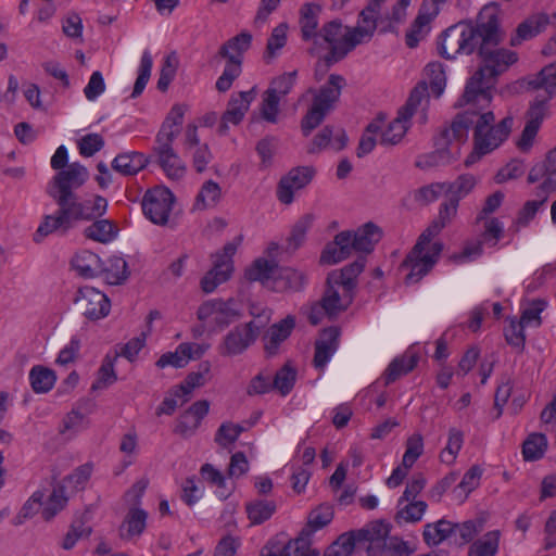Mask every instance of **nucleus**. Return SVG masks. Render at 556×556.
<instances>
[{
  "instance_id": "obj_28",
  "label": "nucleus",
  "mask_w": 556,
  "mask_h": 556,
  "mask_svg": "<svg viewBox=\"0 0 556 556\" xmlns=\"http://www.w3.org/2000/svg\"><path fill=\"white\" fill-rule=\"evenodd\" d=\"M381 237V229L372 222H368L357 230L352 231V247H354L356 252L368 254L374 250L375 244L379 242Z\"/></svg>"
},
{
  "instance_id": "obj_61",
  "label": "nucleus",
  "mask_w": 556,
  "mask_h": 556,
  "mask_svg": "<svg viewBox=\"0 0 556 556\" xmlns=\"http://www.w3.org/2000/svg\"><path fill=\"white\" fill-rule=\"evenodd\" d=\"M116 380H117V376L114 370L113 359L110 356H106L103 359L102 365L98 370V378L92 383L91 390L96 391V390L105 389L109 386L113 384Z\"/></svg>"
},
{
  "instance_id": "obj_51",
  "label": "nucleus",
  "mask_w": 556,
  "mask_h": 556,
  "mask_svg": "<svg viewBox=\"0 0 556 556\" xmlns=\"http://www.w3.org/2000/svg\"><path fill=\"white\" fill-rule=\"evenodd\" d=\"M547 447V439L543 433H531L522 444L525 460L533 462L543 457Z\"/></svg>"
},
{
  "instance_id": "obj_4",
  "label": "nucleus",
  "mask_w": 556,
  "mask_h": 556,
  "mask_svg": "<svg viewBox=\"0 0 556 556\" xmlns=\"http://www.w3.org/2000/svg\"><path fill=\"white\" fill-rule=\"evenodd\" d=\"M108 201L101 195H94L92 200L79 201L78 195L54 214L45 215L38 226L34 240L40 242L42 238L51 233L66 235L79 220H93L106 213Z\"/></svg>"
},
{
  "instance_id": "obj_43",
  "label": "nucleus",
  "mask_w": 556,
  "mask_h": 556,
  "mask_svg": "<svg viewBox=\"0 0 556 556\" xmlns=\"http://www.w3.org/2000/svg\"><path fill=\"white\" fill-rule=\"evenodd\" d=\"M193 346L189 343H180L175 352H168L163 354L156 362V366L164 368L166 366H173L175 368L185 367L190 359H192Z\"/></svg>"
},
{
  "instance_id": "obj_58",
  "label": "nucleus",
  "mask_w": 556,
  "mask_h": 556,
  "mask_svg": "<svg viewBox=\"0 0 556 556\" xmlns=\"http://www.w3.org/2000/svg\"><path fill=\"white\" fill-rule=\"evenodd\" d=\"M313 222L314 215L305 214L294 224L288 238V249L294 251L304 242L306 232L311 228Z\"/></svg>"
},
{
  "instance_id": "obj_8",
  "label": "nucleus",
  "mask_w": 556,
  "mask_h": 556,
  "mask_svg": "<svg viewBox=\"0 0 556 556\" xmlns=\"http://www.w3.org/2000/svg\"><path fill=\"white\" fill-rule=\"evenodd\" d=\"M198 319L213 330H223L242 317L241 308L233 299H214L203 302L197 312Z\"/></svg>"
},
{
  "instance_id": "obj_12",
  "label": "nucleus",
  "mask_w": 556,
  "mask_h": 556,
  "mask_svg": "<svg viewBox=\"0 0 556 556\" xmlns=\"http://www.w3.org/2000/svg\"><path fill=\"white\" fill-rule=\"evenodd\" d=\"M74 304L87 319L98 320L109 315L111 303L109 298L93 287L85 286L77 290Z\"/></svg>"
},
{
  "instance_id": "obj_14",
  "label": "nucleus",
  "mask_w": 556,
  "mask_h": 556,
  "mask_svg": "<svg viewBox=\"0 0 556 556\" xmlns=\"http://www.w3.org/2000/svg\"><path fill=\"white\" fill-rule=\"evenodd\" d=\"M316 169L313 166H298L282 176L277 187V198L283 204H291L294 192L305 188L314 178Z\"/></svg>"
},
{
  "instance_id": "obj_38",
  "label": "nucleus",
  "mask_w": 556,
  "mask_h": 556,
  "mask_svg": "<svg viewBox=\"0 0 556 556\" xmlns=\"http://www.w3.org/2000/svg\"><path fill=\"white\" fill-rule=\"evenodd\" d=\"M147 517L148 515L143 509L130 508L119 528L121 538L130 539L135 535H140L146 529Z\"/></svg>"
},
{
  "instance_id": "obj_24",
  "label": "nucleus",
  "mask_w": 556,
  "mask_h": 556,
  "mask_svg": "<svg viewBox=\"0 0 556 556\" xmlns=\"http://www.w3.org/2000/svg\"><path fill=\"white\" fill-rule=\"evenodd\" d=\"M366 258L364 256H359L356 261L344 266L342 269L333 270L328 274L327 282L337 283V286H341L343 290L355 293L357 277L364 270Z\"/></svg>"
},
{
  "instance_id": "obj_1",
  "label": "nucleus",
  "mask_w": 556,
  "mask_h": 556,
  "mask_svg": "<svg viewBox=\"0 0 556 556\" xmlns=\"http://www.w3.org/2000/svg\"><path fill=\"white\" fill-rule=\"evenodd\" d=\"M481 21L483 35L477 50L482 65L467 80L463 100L478 101L485 106L492 102V89L496 78L516 63L518 56L514 51L498 48L503 35L500 30L496 5H484L481 10Z\"/></svg>"
},
{
  "instance_id": "obj_49",
  "label": "nucleus",
  "mask_w": 556,
  "mask_h": 556,
  "mask_svg": "<svg viewBox=\"0 0 556 556\" xmlns=\"http://www.w3.org/2000/svg\"><path fill=\"white\" fill-rule=\"evenodd\" d=\"M222 189L219 185L213 180L205 181L197 198L194 206L199 210L214 207L220 200Z\"/></svg>"
},
{
  "instance_id": "obj_39",
  "label": "nucleus",
  "mask_w": 556,
  "mask_h": 556,
  "mask_svg": "<svg viewBox=\"0 0 556 556\" xmlns=\"http://www.w3.org/2000/svg\"><path fill=\"white\" fill-rule=\"evenodd\" d=\"M55 380V372L42 365H36L29 371V382L35 393L49 392L53 388Z\"/></svg>"
},
{
  "instance_id": "obj_6",
  "label": "nucleus",
  "mask_w": 556,
  "mask_h": 556,
  "mask_svg": "<svg viewBox=\"0 0 556 556\" xmlns=\"http://www.w3.org/2000/svg\"><path fill=\"white\" fill-rule=\"evenodd\" d=\"M481 11L476 24L459 22L446 28L439 37L438 50L442 58L454 60L459 54L469 55L479 46L483 31L481 27Z\"/></svg>"
},
{
  "instance_id": "obj_57",
  "label": "nucleus",
  "mask_w": 556,
  "mask_h": 556,
  "mask_svg": "<svg viewBox=\"0 0 556 556\" xmlns=\"http://www.w3.org/2000/svg\"><path fill=\"white\" fill-rule=\"evenodd\" d=\"M464 443V433L451 428L448 431V440L445 448L440 453V459L445 464H453Z\"/></svg>"
},
{
  "instance_id": "obj_41",
  "label": "nucleus",
  "mask_w": 556,
  "mask_h": 556,
  "mask_svg": "<svg viewBox=\"0 0 556 556\" xmlns=\"http://www.w3.org/2000/svg\"><path fill=\"white\" fill-rule=\"evenodd\" d=\"M433 18L434 16L431 13L426 12L421 8L419 9L418 15L405 36L407 47L416 48L418 46L419 41L428 33V26Z\"/></svg>"
},
{
  "instance_id": "obj_3",
  "label": "nucleus",
  "mask_w": 556,
  "mask_h": 556,
  "mask_svg": "<svg viewBox=\"0 0 556 556\" xmlns=\"http://www.w3.org/2000/svg\"><path fill=\"white\" fill-rule=\"evenodd\" d=\"M458 205L457 198L451 197L442 203L437 218L421 232L406 255L401 267L409 270L405 277L407 285L419 282L437 264L443 243L432 240L455 218Z\"/></svg>"
},
{
  "instance_id": "obj_9",
  "label": "nucleus",
  "mask_w": 556,
  "mask_h": 556,
  "mask_svg": "<svg viewBox=\"0 0 556 556\" xmlns=\"http://www.w3.org/2000/svg\"><path fill=\"white\" fill-rule=\"evenodd\" d=\"M260 327L253 321L235 326L229 330L217 346L224 357H233L244 353L260 336Z\"/></svg>"
},
{
  "instance_id": "obj_52",
  "label": "nucleus",
  "mask_w": 556,
  "mask_h": 556,
  "mask_svg": "<svg viewBox=\"0 0 556 556\" xmlns=\"http://www.w3.org/2000/svg\"><path fill=\"white\" fill-rule=\"evenodd\" d=\"M252 36L249 33H241L233 38L226 41L218 51L222 58L230 59V56H238L250 48Z\"/></svg>"
},
{
  "instance_id": "obj_30",
  "label": "nucleus",
  "mask_w": 556,
  "mask_h": 556,
  "mask_svg": "<svg viewBox=\"0 0 556 556\" xmlns=\"http://www.w3.org/2000/svg\"><path fill=\"white\" fill-rule=\"evenodd\" d=\"M72 266L84 278H93L102 274L101 258L88 250L75 254Z\"/></svg>"
},
{
  "instance_id": "obj_47",
  "label": "nucleus",
  "mask_w": 556,
  "mask_h": 556,
  "mask_svg": "<svg viewBox=\"0 0 556 556\" xmlns=\"http://www.w3.org/2000/svg\"><path fill=\"white\" fill-rule=\"evenodd\" d=\"M427 99L428 84L426 80H421L413 88L405 105L399 110V114L410 119L412 116L417 112V109L421 106L422 102H427Z\"/></svg>"
},
{
  "instance_id": "obj_7",
  "label": "nucleus",
  "mask_w": 556,
  "mask_h": 556,
  "mask_svg": "<svg viewBox=\"0 0 556 556\" xmlns=\"http://www.w3.org/2000/svg\"><path fill=\"white\" fill-rule=\"evenodd\" d=\"M88 177L87 168L76 162L60 170L52 178L48 193L58 205V208L67 204L68 201L75 200L77 195L75 190L80 188Z\"/></svg>"
},
{
  "instance_id": "obj_2",
  "label": "nucleus",
  "mask_w": 556,
  "mask_h": 556,
  "mask_svg": "<svg viewBox=\"0 0 556 556\" xmlns=\"http://www.w3.org/2000/svg\"><path fill=\"white\" fill-rule=\"evenodd\" d=\"M455 106H467V109L455 116L450 128L442 130L440 140L441 144L448 143L452 139L464 141L467 139L468 129L472 127L473 151L465 160V166L469 167L483 155L497 149L508 138L514 118L506 116L498 124H494L495 116L490 105L484 106L478 101H466L463 97Z\"/></svg>"
},
{
  "instance_id": "obj_54",
  "label": "nucleus",
  "mask_w": 556,
  "mask_h": 556,
  "mask_svg": "<svg viewBox=\"0 0 556 556\" xmlns=\"http://www.w3.org/2000/svg\"><path fill=\"white\" fill-rule=\"evenodd\" d=\"M105 281L110 285H121L127 278V262L122 257H112L109 260V266H102V274Z\"/></svg>"
},
{
  "instance_id": "obj_64",
  "label": "nucleus",
  "mask_w": 556,
  "mask_h": 556,
  "mask_svg": "<svg viewBox=\"0 0 556 556\" xmlns=\"http://www.w3.org/2000/svg\"><path fill=\"white\" fill-rule=\"evenodd\" d=\"M295 78L296 71L285 73L270 81L267 91L281 99L291 91L295 84Z\"/></svg>"
},
{
  "instance_id": "obj_44",
  "label": "nucleus",
  "mask_w": 556,
  "mask_h": 556,
  "mask_svg": "<svg viewBox=\"0 0 556 556\" xmlns=\"http://www.w3.org/2000/svg\"><path fill=\"white\" fill-rule=\"evenodd\" d=\"M210 371V363L204 362L200 364V370L197 372H191L187 376L184 383L178 386L174 391L175 397H181L184 396L182 403L187 402L189 400V396L194 388L201 387L204 384V375L208 374Z\"/></svg>"
},
{
  "instance_id": "obj_55",
  "label": "nucleus",
  "mask_w": 556,
  "mask_h": 556,
  "mask_svg": "<svg viewBox=\"0 0 556 556\" xmlns=\"http://www.w3.org/2000/svg\"><path fill=\"white\" fill-rule=\"evenodd\" d=\"M508 327L504 329V337L506 342L515 348L518 353L523 352L526 343L525 328L516 317H508Z\"/></svg>"
},
{
  "instance_id": "obj_35",
  "label": "nucleus",
  "mask_w": 556,
  "mask_h": 556,
  "mask_svg": "<svg viewBox=\"0 0 556 556\" xmlns=\"http://www.w3.org/2000/svg\"><path fill=\"white\" fill-rule=\"evenodd\" d=\"M93 220L94 222L84 230L86 238L100 243H109L116 238L118 228L112 220L98 218Z\"/></svg>"
},
{
  "instance_id": "obj_34",
  "label": "nucleus",
  "mask_w": 556,
  "mask_h": 556,
  "mask_svg": "<svg viewBox=\"0 0 556 556\" xmlns=\"http://www.w3.org/2000/svg\"><path fill=\"white\" fill-rule=\"evenodd\" d=\"M312 530L302 529L299 535L290 540L281 549L279 556H319V552L312 548Z\"/></svg>"
},
{
  "instance_id": "obj_37",
  "label": "nucleus",
  "mask_w": 556,
  "mask_h": 556,
  "mask_svg": "<svg viewBox=\"0 0 556 556\" xmlns=\"http://www.w3.org/2000/svg\"><path fill=\"white\" fill-rule=\"evenodd\" d=\"M356 547L362 548V541L357 530L341 534L328 548L324 556H352Z\"/></svg>"
},
{
  "instance_id": "obj_36",
  "label": "nucleus",
  "mask_w": 556,
  "mask_h": 556,
  "mask_svg": "<svg viewBox=\"0 0 556 556\" xmlns=\"http://www.w3.org/2000/svg\"><path fill=\"white\" fill-rule=\"evenodd\" d=\"M419 356L417 354H405L394 358L383 374L386 384H390L401 376L412 371L417 366Z\"/></svg>"
},
{
  "instance_id": "obj_26",
  "label": "nucleus",
  "mask_w": 556,
  "mask_h": 556,
  "mask_svg": "<svg viewBox=\"0 0 556 556\" xmlns=\"http://www.w3.org/2000/svg\"><path fill=\"white\" fill-rule=\"evenodd\" d=\"M339 329L336 327L327 328L321 337L315 343L314 365L316 368H324L333 355L339 343Z\"/></svg>"
},
{
  "instance_id": "obj_63",
  "label": "nucleus",
  "mask_w": 556,
  "mask_h": 556,
  "mask_svg": "<svg viewBox=\"0 0 556 556\" xmlns=\"http://www.w3.org/2000/svg\"><path fill=\"white\" fill-rule=\"evenodd\" d=\"M296 378V371L289 365L280 368L273 380V388L278 390L281 395H287L293 388Z\"/></svg>"
},
{
  "instance_id": "obj_16",
  "label": "nucleus",
  "mask_w": 556,
  "mask_h": 556,
  "mask_svg": "<svg viewBox=\"0 0 556 556\" xmlns=\"http://www.w3.org/2000/svg\"><path fill=\"white\" fill-rule=\"evenodd\" d=\"M255 96V87L249 91H240L231 96L218 126L220 135L227 134L228 124L238 125L243 119Z\"/></svg>"
},
{
  "instance_id": "obj_13",
  "label": "nucleus",
  "mask_w": 556,
  "mask_h": 556,
  "mask_svg": "<svg viewBox=\"0 0 556 556\" xmlns=\"http://www.w3.org/2000/svg\"><path fill=\"white\" fill-rule=\"evenodd\" d=\"M174 203V194L165 187L148 190L142 199V211L154 224L165 225Z\"/></svg>"
},
{
  "instance_id": "obj_17",
  "label": "nucleus",
  "mask_w": 556,
  "mask_h": 556,
  "mask_svg": "<svg viewBox=\"0 0 556 556\" xmlns=\"http://www.w3.org/2000/svg\"><path fill=\"white\" fill-rule=\"evenodd\" d=\"M374 33L370 28H366L357 24L353 28H346V33L343 35V41L341 45L333 47L326 55L325 61L327 66L343 60L350 51L362 42L368 41L372 37Z\"/></svg>"
},
{
  "instance_id": "obj_40",
  "label": "nucleus",
  "mask_w": 556,
  "mask_h": 556,
  "mask_svg": "<svg viewBox=\"0 0 556 556\" xmlns=\"http://www.w3.org/2000/svg\"><path fill=\"white\" fill-rule=\"evenodd\" d=\"M454 533L453 522L441 519L433 523H427L422 536L425 542L431 545H439Z\"/></svg>"
},
{
  "instance_id": "obj_45",
  "label": "nucleus",
  "mask_w": 556,
  "mask_h": 556,
  "mask_svg": "<svg viewBox=\"0 0 556 556\" xmlns=\"http://www.w3.org/2000/svg\"><path fill=\"white\" fill-rule=\"evenodd\" d=\"M457 155L446 148H439L433 152L420 155L415 165L420 169H429L438 166H445L456 160Z\"/></svg>"
},
{
  "instance_id": "obj_29",
  "label": "nucleus",
  "mask_w": 556,
  "mask_h": 556,
  "mask_svg": "<svg viewBox=\"0 0 556 556\" xmlns=\"http://www.w3.org/2000/svg\"><path fill=\"white\" fill-rule=\"evenodd\" d=\"M294 326L295 319L289 315L269 328L265 342V351L269 356L277 354L280 343L291 334Z\"/></svg>"
},
{
  "instance_id": "obj_11",
  "label": "nucleus",
  "mask_w": 556,
  "mask_h": 556,
  "mask_svg": "<svg viewBox=\"0 0 556 556\" xmlns=\"http://www.w3.org/2000/svg\"><path fill=\"white\" fill-rule=\"evenodd\" d=\"M390 523L375 520L357 530L368 556H389L390 554Z\"/></svg>"
},
{
  "instance_id": "obj_42",
  "label": "nucleus",
  "mask_w": 556,
  "mask_h": 556,
  "mask_svg": "<svg viewBox=\"0 0 556 556\" xmlns=\"http://www.w3.org/2000/svg\"><path fill=\"white\" fill-rule=\"evenodd\" d=\"M500 536L498 530L489 531L470 545L468 556H495L498 551Z\"/></svg>"
},
{
  "instance_id": "obj_48",
  "label": "nucleus",
  "mask_w": 556,
  "mask_h": 556,
  "mask_svg": "<svg viewBox=\"0 0 556 556\" xmlns=\"http://www.w3.org/2000/svg\"><path fill=\"white\" fill-rule=\"evenodd\" d=\"M245 510L252 525H261L276 511V504L273 501L257 500L248 503Z\"/></svg>"
},
{
  "instance_id": "obj_27",
  "label": "nucleus",
  "mask_w": 556,
  "mask_h": 556,
  "mask_svg": "<svg viewBox=\"0 0 556 556\" xmlns=\"http://www.w3.org/2000/svg\"><path fill=\"white\" fill-rule=\"evenodd\" d=\"M149 163L150 156L131 151L116 155L112 162V168L124 176H134L146 168Z\"/></svg>"
},
{
  "instance_id": "obj_19",
  "label": "nucleus",
  "mask_w": 556,
  "mask_h": 556,
  "mask_svg": "<svg viewBox=\"0 0 556 556\" xmlns=\"http://www.w3.org/2000/svg\"><path fill=\"white\" fill-rule=\"evenodd\" d=\"M208 409V401L200 400L194 402L179 416L174 432L184 439L192 437L200 427L202 419L207 415Z\"/></svg>"
},
{
  "instance_id": "obj_53",
  "label": "nucleus",
  "mask_w": 556,
  "mask_h": 556,
  "mask_svg": "<svg viewBox=\"0 0 556 556\" xmlns=\"http://www.w3.org/2000/svg\"><path fill=\"white\" fill-rule=\"evenodd\" d=\"M425 76L428 88H431V91L435 97H440L446 85L443 65L439 62L429 63L425 68Z\"/></svg>"
},
{
  "instance_id": "obj_56",
  "label": "nucleus",
  "mask_w": 556,
  "mask_h": 556,
  "mask_svg": "<svg viewBox=\"0 0 556 556\" xmlns=\"http://www.w3.org/2000/svg\"><path fill=\"white\" fill-rule=\"evenodd\" d=\"M244 430L239 424L226 421L217 429L214 440L219 446L227 448L238 440Z\"/></svg>"
},
{
  "instance_id": "obj_20",
  "label": "nucleus",
  "mask_w": 556,
  "mask_h": 556,
  "mask_svg": "<svg viewBox=\"0 0 556 556\" xmlns=\"http://www.w3.org/2000/svg\"><path fill=\"white\" fill-rule=\"evenodd\" d=\"M556 25V12L552 15L538 13L523 21L516 29V36L510 39L511 46L519 45L522 40L530 39L545 30L547 25Z\"/></svg>"
},
{
  "instance_id": "obj_15",
  "label": "nucleus",
  "mask_w": 556,
  "mask_h": 556,
  "mask_svg": "<svg viewBox=\"0 0 556 556\" xmlns=\"http://www.w3.org/2000/svg\"><path fill=\"white\" fill-rule=\"evenodd\" d=\"M174 140L155 139L152 149L156 163L170 179H180L186 174V165L173 148Z\"/></svg>"
},
{
  "instance_id": "obj_31",
  "label": "nucleus",
  "mask_w": 556,
  "mask_h": 556,
  "mask_svg": "<svg viewBox=\"0 0 556 556\" xmlns=\"http://www.w3.org/2000/svg\"><path fill=\"white\" fill-rule=\"evenodd\" d=\"M185 112V105L175 104L162 123L155 139L175 140L180 132V126L184 123Z\"/></svg>"
},
{
  "instance_id": "obj_32",
  "label": "nucleus",
  "mask_w": 556,
  "mask_h": 556,
  "mask_svg": "<svg viewBox=\"0 0 556 556\" xmlns=\"http://www.w3.org/2000/svg\"><path fill=\"white\" fill-rule=\"evenodd\" d=\"M342 30L343 25L340 20H332L326 23L317 34V36H320L319 43L311 48L309 52L312 54L318 53L319 49L326 48L325 45H327L329 51L333 49V47L341 45L344 35Z\"/></svg>"
},
{
  "instance_id": "obj_59",
  "label": "nucleus",
  "mask_w": 556,
  "mask_h": 556,
  "mask_svg": "<svg viewBox=\"0 0 556 556\" xmlns=\"http://www.w3.org/2000/svg\"><path fill=\"white\" fill-rule=\"evenodd\" d=\"M332 506L329 504H321L309 513L307 525L303 529H311L313 534L315 531L327 526L332 520Z\"/></svg>"
},
{
  "instance_id": "obj_50",
  "label": "nucleus",
  "mask_w": 556,
  "mask_h": 556,
  "mask_svg": "<svg viewBox=\"0 0 556 556\" xmlns=\"http://www.w3.org/2000/svg\"><path fill=\"white\" fill-rule=\"evenodd\" d=\"M547 302L543 299L528 301L522 307L520 319L523 327H539L542 324L541 313L546 308Z\"/></svg>"
},
{
  "instance_id": "obj_23",
  "label": "nucleus",
  "mask_w": 556,
  "mask_h": 556,
  "mask_svg": "<svg viewBox=\"0 0 556 556\" xmlns=\"http://www.w3.org/2000/svg\"><path fill=\"white\" fill-rule=\"evenodd\" d=\"M306 283V275L291 267L277 268L270 289L276 292H299Z\"/></svg>"
},
{
  "instance_id": "obj_60",
  "label": "nucleus",
  "mask_w": 556,
  "mask_h": 556,
  "mask_svg": "<svg viewBox=\"0 0 556 556\" xmlns=\"http://www.w3.org/2000/svg\"><path fill=\"white\" fill-rule=\"evenodd\" d=\"M534 89L542 88L549 96L556 92V63L546 65L538 74L536 78L529 83Z\"/></svg>"
},
{
  "instance_id": "obj_46",
  "label": "nucleus",
  "mask_w": 556,
  "mask_h": 556,
  "mask_svg": "<svg viewBox=\"0 0 556 556\" xmlns=\"http://www.w3.org/2000/svg\"><path fill=\"white\" fill-rule=\"evenodd\" d=\"M409 119L406 116H403L397 113L396 118H394L388 126V128L382 132L380 144L382 146H395L397 144L404 135L406 134L409 125Z\"/></svg>"
},
{
  "instance_id": "obj_18",
  "label": "nucleus",
  "mask_w": 556,
  "mask_h": 556,
  "mask_svg": "<svg viewBox=\"0 0 556 556\" xmlns=\"http://www.w3.org/2000/svg\"><path fill=\"white\" fill-rule=\"evenodd\" d=\"M544 179L536 188V195L556 191V147L551 150L545 160L532 166L528 174V182L534 184Z\"/></svg>"
},
{
  "instance_id": "obj_10",
  "label": "nucleus",
  "mask_w": 556,
  "mask_h": 556,
  "mask_svg": "<svg viewBox=\"0 0 556 556\" xmlns=\"http://www.w3.org/2000/svg\"><path fill=\"white\" fill-rule=\"evenodd\" d=\"M237 251L235 242H228L222 251L212 255L213 268L208 270L200 281L204 293H212L219 285L226 282L233 270L232 256Z\"/></svg>"
},
{
  "instance_id": "obj_62",
  "label": "nucleus",
  "mask_w": 556,
  "mask_h": 556,
  "mask_svg": "<svg viewBox=\"0 0 556 556\" xmlns=\"http://www.w3.org/2000/svg\"><path fill=\"white\" fill-rule=\"evenodd\" d=\"M427 509V503L424 501H409L406 505L401 507L395 518L400 521L403 520L405 522H417L421 520L425 511Z\"/></svg>"
},
{
  "instance_id": "obj_22",
  "label": "nucleus",
  "mask_w": 556,
  "mask_h": 556,
  "mask_svg": "<svg viewBox=\"0 0 556 556\" xmlns=\"http://www.w3.org/2000/svg\"><path fill=\"white\" fill-rule=\"evenodd\" d=\"M339 288L341 286L327 282V288L320 300L329 317H334L339 313L346 311L354 300V292L342 289V293H340Z\"/></svg>"
},
{
  "instance_id": "obj_33",
  "label": "nucleus",
  "mask_w": 556,
  "mask_h": 556,
  "mask_svg": "<svg viewBox=\"0 0 556 556\" xmlns=\"http://www.w3.org/2000/svg\"><path fill=\"white\" fill-rule=\"evenodd\" d=\"M278 265L274 261L257 258L245 270L244 276L249 281H260L270 289Z\"/></svg>"
},
{
  "instance_id": "obj_21",
  "label": "nucleus",
  "mask_w": 556,
  "mask_h": 556,
  "mask_svg": "<svg viewBox=\"0 0 556 556\" xmlns=\"http://www.w3.org/2000/svg\"><path fill=\"white\" fill-rule=\"evenodd\" d=\"M352 242V231L350 230L336 235L333 241L325 247L320 256L321 263L331 265L348 258L354 250Z\"/></svg>"
},
{
  "instance_id": "obj_5",
  "label": "nucleus",
  "mask_w": 556,
  "mask_h": 556,
  "mask_svg": "<svg viewBox=\"0 0 556 556\" xmlns=\"http://www.w3.org/2000/svg\"><path fill=\"white\" fill-rule=\"evenodd\" d=\"M345 85L346 80L342 75L331 74L328 81L320 88H309L307 90V93L312 94L313 101L301 121V129L304 136H308L334 110Z\"/></svg>"
},
{
  "instance_id": "obj_25",
  "label": "nucleus",
  "mask_w": 556,
  "mask_h": 556,
  "mask_svg": "<svg viewBox=\"0 0 556 556\" xmlns=\"http://www.w3.org/2000/svg\"><path fill=\"white\" fill-rule=\"evenodd\" d=\"M321 12V7L316 3H305L300 9L299 24L301 27V36L304 41H313L314 46H317L320 40V36H317L318 31V16Z\"/></svg>"
}]
</instances>
